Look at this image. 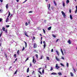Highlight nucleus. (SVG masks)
<instances>
[{
    "mask_svg": "<svg viewBox=\"0 0 77 77\" xmlns=\"http://www.w3.org/2000/svg\"><path fill=\"white\" fill-rule=\"evenodd\" d=\"M56 68L57 69H59V68H60V67H59V66H58V64H56Z\"/></svg>",
    "mask_w": 77,
    "mask_h": 77,
    "instance_id": "nucleus-3",
    "label": "nucleus"
},
{
    "mask_svg": "<svg viewBox=\"0 0 77 77\" xmlns=\"http://www.w3.org/2000/svg\"><path fill=\"white\" fill-rule=\"evenodd\" d=\"M42 73H43V74H44V69L42 70Z\"/></svg>",
    "mask_w": 77,
    "mask_h": 77,
    "instance_id": "nucleus-42",
    "label": "nucleus"
},
{
    "mask_svg": "<svg viewBox=\"0 0 77 77\" xmlns=\"http://www.w3.org/2000/svg\"><path fill=\"white\" fill-rule=\"evenodd\" d=\"M51 74L52 75H56V74H57V73H55V72H52V73H51Z\"/></svg>",
    "mask_w": 77,
    "mask_h": 77,
    "instance_id": "nucleus-11",
    "label": "nucleus"
},
{
    "mask_svg": "<svg viewBox=\"0 0 77 77\" xmlns=\"http://www.w3.org/2000/svg\"><path fill=\"white\" fill-rule=\"evenodd\" d=\"M69 3V0H67L66 1V3L67 4H68Z\"/></svg>",
    "mask_w": 77,
    "mask_h": 77,
    "instance_id": "nucleus-16",
    "label": "nucleus"
},
{
    "mask_svg": "<svg viewBox=\"0 0 77 77\" xmlns=\"http://www.w3.org/2000/svg\"><path fill=\"white\" fill-rule=\"evenodd\" d=\"M34 52H36V50H34Z\"/></svg>",
    "mask_w": 77,
    "mask_h": 77,
    "instance_id": "nucleus-55",
    "label": "nucleus"
},
{
    "mask_svg": "<svg viewBox=\"0 0 77 77\" xmlns=\"http://www.w3.org/2000/svg\"><path fill=\"white\" fill-rule=\"evenodd\" d=\"M38 77H41V75H38Z\"/></svg>",
    "mask_w": 77,
    "mask_h": 77,
    "instance_id": "nucleus-63",
    "label": "nucleus"
},
{
    "mask_svg": "<svg viewBox=\"0 0 77 77\" xmlns=\"http://www.w3.org/2000/svg\"><path fill=\"white\" fill-rule=\"evenodd\" d=\"M23 42L25 44V47H26V48L27 47V43L26 42L24 41Z\"/></svg>",
    "mask_w": 77,
    "mask_h": 77,
    "instance_id": "nucleus-8",
    "label": "nucleus"
},
{
    "mask_svg": "<svg viewBox=\"0 0 77 77\" xmlns=\"http://www.w3.org/2000/svg\"><path fill=\"white\" fill-rule=\"evenodd\" d=\"M43 47H44V49H45V47H46V44H44L43 45Z\"/></svg>",
    "mask_w": 77,
    "mask_h": 77,
    "instance_id": "nucleus-13",
    "label": "nucleus"
},
{
    "mask_svg": "<svg viewBox=\"0 0 77 77\" xmlns=\"http://www.w3.org/2000/svg\"><path fill=\"white\" fill-rule=\"evenodd\" d=\"M43 32L44 33H45V30H44V29H43Z\"/></svg>",
    "mask_w": 77,
    "mask_h": 77,
    "instance_id": "nucleus-37",
    "label": "nucleus"
},
{
    "mask_svg": "<svg viewBox=\"0 0 77 77\" xmlns=\"http://www.w3.org/2000/svg\"><path fill=\"white\" fill-rule=\"evenodd\" d=\"M33 38H32V40H33V39H35V37L33 36Z\"/></svg>",
    "mask_w": 77,
    "mask_h": 77,
    "instance_id": "nucleus-47",
    "label": "nucleus"
},
{
    "mask_svg": "<svg viewBox=\"0 0 77 77\" xmlns=\"http://www.w3.org/2000/svg\"><path fill=\"white\" fill-rule=\"evenodd\" d=\"M70 19H71V20H72V15H70Z\"/></svg>",
    "mask_w": 77,
    "mask_h": 77,
    "instance_id": "nucleus-17",
    "label": "nucleus"
},
{
    "mask_svg": "<svg viewBox=\"0 0 77 77\" xmlns=\"http://www.w3.org/2000/svg\"><path fill=\"white\" fill-rule=\"evenodd\" d=\"M25 25L26 26H27L28 25V23H27L26 22L25 23Z\"/></svg>",
    "mask_w": 77,
    "mask_h": 77,
    "instance_id": "nucleus-44",
    "label": "nucleus"
},
{
    "mask_svg": "<svg viewBox=\"0 0 77 77\" xmlns=\"http://www.w3.org/2000/svg\"><path fill=\"white\" fill-rule=\"evenodd\" d=\"M56 52L57 53V54L58 56H59V52H58V51L57 50H56Z\"/></svg>",
    "mask_w": 77,
    "mask_h": 77,
    "instance_id": "nucleus-10",
    "label": "nucleus"
},
{
    "mask_svg": "<svg viewBox=\"0 0 77 77\" xmlns=\"http://www.w3.org/2000/svg\"><path fill=\"white\" fill-rule=\"evenodd\" d=\"M60 65H61V66H64V65L63 64H62V63H60Z\"/></svg>",
    "mask_w": 77,
    "mask_h": 77,
    "instance_id": "nucleus-45",
    "label": "nucleus"
},
{
    "mask_svg": "<svg viewBox=\"0 0 77 77\" xmlns=\"http://www.w3.org/2000/svg\"><path fill=\"white\" fill-rule=\"evenodd\" d=\"M55 58H56V60H57V61H60V59H59L56 56V57H55Z\"/></svg>",
    "mask_w": 77,
    "mask_h": 77,
    "instance_id": "nucleus-5",
    "label": "nucleus"
},
{
    "mask_svg": "<svg viewBox=\"0 0 77 77\" xmlns=\"http://www.w3.org/2000/svg\"><path fill=\"white\" fill-rule=\"evenodd\" d=\"M27 1V0H25L24 2H23V3H25V2H26Z\"/></svg>",
    "mask_w": 77,
    "mask_h": 77,
    "instance_id": "nucleus-40",
    "label": "nucleus"
},
{
    "mask_svg": "<svg viewBox=\"0 0 77 77\" xmlns=\"http://www.w3.org/2000/svg\"><path fill=\"white\" fill-rule=\"evenodd\" d=\"M61 13H62V15L64 16V17H66V15H65V13H64V12H63V11H62L61 12Z\"/></svg>",
    "mask_w": 77,
    "mask_h": 77,
    "instance_id": "nucleus-2",
    "label": "nucleus"
},
{
    "mask_svg": "<svg viewBox=\"0 0 77 77\" xmlns=\"http://www.w3.org/2000/svg\"><path fill=\"white\" fill-rule=\"evenodd\" d=\"M11 68H12V66H10L9 68V69H10Z\"/></svg>",
    "mask_w": 77,
    "mask_h": 77,
    "instance_id": "nucleus-64",
    "label": "nucleus"
},
{
    "mask_svg": "<svg viewBox=\"0 0 77 77\" xmlns=\"http://www.w3.org/2000/svg\"><path fill=\"white\" fill-rule=\"evenodd\" d=\"M23 42L25 44V47H26V48L27 47V43L26 42L24 41Z\"/></svg>",
    "mask_w": 77,
    "mask_h": 77,
    "instance_id": "nucleus-9",
    "label": "nucleus"
},
{
    "mask_svg": "<svg viewBox=\"0 0 77 77\" xmlns=\"http://www.w3.org/2000/svg\"><path fill=\"white\" fill-rule=\"evenodd\" d=\"M29 72V68H28L27 69V72Z\"/></svg>",
    "mask_w": 77,
    "mask_h": 77,
    "instance_id": "nucleus-20",
    "label": "nucleus"
},
{
    "mask_svg": "<svg viewBox=\"0 0 77 77\" xmlns=\"http://www.w3.org/2000/svg\"><path fill=\"white\" fill-rule=\"evenodd\" d=\"M38 72L39 73H40L41 75H42V72H41L40 71H38Z\"/></svg>",
    "mask_w": 77,
    "mask_h": 77,
    "instance_id": "nucleus-46",
    "label": "nucleus"
},
{
    "mask_svg": "<svg viewBox=\"0 0 77 77\" xmlns=\"http://www.w3.org/2000/svg\"><path fill=\"white\" fill-rule=\"evenodd\" d=\"M43 57V56L42 55L40 57V59H42Z\"/></svg>",
    "mask_w": 77,
    "mask_h": 77,
    "instance_id": "nucleus-43",
    "label": "nucleus"
},
{
    "mask_svg": "<svg viewBox=\"0 0 77 77\" xmlns=\"http://www.w3.org/2000/svg\"><path fill=\"white\" fill-rule=\"evenodd\" d=\"M8 15H9V16L11 15V13L10 12H9V11H8Z\"/></svg>",
    "mask_w": 77,
    "mask_h": 77,
    "instance_id": "nucleus-38",
    "label": "nucleus"
},
{
    "mask_svg": "<svg viewBox=\"0 0 77 77\" xmlns=\"http://www.w3.org/2000/svg\"><path fill=\"white\" fill-rule=\"evenodd\" d=\"M75 14H77V5L76 6V10L75 11Z\"/></svg>",
    "mask_w": 77,
    "mask_h": 77,
    "instance_id": "nucleus-7",
    "label": "nucleus"
},
{
    "mask_svg": "<svg viewBox=\"0 0 77 77\" xmlns=\"http://www.w3.org/2000/svg\"><path fill=\"white\" fill-rule=\"evenodd\" d=\"M63 7H65V3H64V2H63Z\"/></svg>",
    "mask_w": 77,
    "mask_h": 77,
    "instance_id": "nucleus-33",
    "label": "nucleus"
},
{
    "mask_svg": "<svg viewBox=\"0 0 77 77\" xmlns=\"http://www.w3.org/2000/svg\"><path fill=\"white\" fill-rule=\"evenodd\" d=\"M17 57V55L16 54H15L14 55V57L15 58H16V57Z\"/></svg>",
    "mask_w": 77,
    "mask_h": 77,
    "instance_id": "nucleus-26",
    "label": "nucleus"
},
{
    "mask_svg": "<svg viewBox=\"0 0 77 77\" xmlns=\"http://www.w3.org/2000/svg\"><path fill=\"white\" fill-rule=\"evenodd\" d=\"M2 34H3V32L2 31L0 34V38L2 36Z\"/></svg>",
    "mask_w": 77,
    "mask_h": 77,
    "instance_id": "nucleus-25",
    "label": "nucleus"
},
{
    "mask_svg": "<svg viewBox=\"0 0 77 77\" xmlns=\"http://www.w3.org/2000/svg\"><path fill=\"white\" fill-rule=\"evenodd\" d=\"M6 27H7V28L9 27V25H6Z\"/></svg>",
    "mask_w": 77,
    "mask_h": 77,
    "instance_id": "nucleus-48",
    "label": "nucleus"
},
{
    "mask_svg": "<svg viewBox=\"0 0 77 77\" xmlns=\"http://www.w3.org/2000/svg\"><path fill=\"white\" fill-rule=\"evenodd\" d=\"M4 32H5L6 33H8V29H6L5 31H4Z\"/></svg>",
    "mask_w": 77,
    "mask_h": 77,
    "instance_id": "nucleus-30",
    "label": "nucleus"
},
{
    "mask_svg": "<svg viewBox=\"0 0 77 77\" xmlns=\"http://www.w3.org/2000/svg\"><path fill=\"white\" fill-rule=\"evenodd\" d=\"M50 4H49L48 7V9H50Z\"/></svg>",
    "mask_w": 77,
    "mask_h": 77,
    "instance_id": "nucleus-34",
    "label": "nucleus"
},
{
    "mask_svg": "<svg viewBox=\"0 0 77 77\" xmlns=\"http://www.w3.org/2000/svg\"><path fill=\"white\" fill-rule=\"evenodd\" d=\"M70 74L71 76V77H73V76H74V75L72 73V72H70Z\"/></svg>",
    "mask_w": 77,
    "mask_h": 77,
    "instance_id": "nucleus-14",
    "label": "nucleus"
},
{
    "mask_svg": "<svg viewBox=\"0 0 77 77\" xmlns=\"http://www.w3.org/2000/svg\"><path fill=\"white\" fill-rule=\"evenodd\" d=\"M52 36H53V37H54V38H56V35H54V34H52Z\"/></svg>",
    "mask_w": 77,
    "mask_h": 77,
    "instance_id": "nucleus-23",
    "label": "nucleus"
},
{
    "mask_svg": "<svg viewBox=\"0 0 77 77\" xmlns=\"http://www.w3.org/2000/svg\"><path fill=\"white\" fill-rule=\"evenodd\" d=\"M25 49V48H24V47H23V48L22 49V51H24Z\"/></svg>",
    "mask_w": 77,
    "mask_h": 77,
    "instance_id": "nucleus-32",
    "label": "nucleus"
},
{
    "mask_svg": "<svg viewBox=\"0 0 77 77\" xmlns=\"http://www.w3.org/2000/svg\"><path fill=\"white\" fill-rule=\"evenodd\" d=\"M6 9H8V4H7V5H6Z\"/></svg>",
    "mask_w": 77,
    "mask_h": 77,
    "instance_id": "nucleus-21",
    "label": "nucleus"
},
{
    "mask_svg": "<svg viewBox=\"0 0 77 77\" xmlns=\"http://www.w3.org/2000/svg\"><path fill=\"white\" fill-rule=\"evenodd\" d=\"M2 30H3V31H5V27H2Z\"/></svg>",
    "mask_w": 77,
    "mask_h": 77,
    "instance_id": "nucleus-24",
    "label": "nucleus"
},
{
    "mask_svg": "<svg viewBox=\"0 0 77 77\" xmlns=\"http://www.w3.org/2000/svg\"><path fill=\"white\" fill-rule=\"evenodd\" d=\"M8 21V19L6 20V22L7 23Z\"/></svg>",
    "mask_w": 77,
    "mask_h": 77,
    "instance_id": "nucleus-53",
    "label": "nucleus"
},
{
    "mask_svg": "<svg viewBox=\"0 0 77 77\" xmlns=\"http://www.w3.org/2000/svg\"><path fill=\"white\" fill-rule=\"evenodd\" d=\"M53 2H54V4H55V6H57V4L56 2H55V1H53Z\"/></svg>",
    "mask_w": 77,
    "mask_h": 77,
    "instance_id": "nucleus-18",
    "label": "nucleus"
},
{
    "mask_svg": "<svg viewBox=\"0 0 77 77\" xmlns=\"http://www.w3.org/2000/svg\"><path fill=\"white\" fill-rule=\"evenodd\" d=\"M32 11H29V12H28V13H32Z\"/></svg>",
    "mask_w": 77,
    "mask_h": 77,
    "instance_id": "nucleus-50",
    "label": "nucleus"
},
{
    "mask_svg": "<svg viewBox=\"0 0 77 77\" xmlns=\"http://www.w3.org/2000/svg\"><path fill=\"white\" fill-rule=\"evenodd\" d=\"M67 42L69 43V44H71V40H69V41Z\"/></svg>",
    "mask_w": 77,
    "mask_h": 77,
    "instance_id": "nucleus-12",
    "label": "nucleus"
},
{
    "mask_svg": "<svg viewBox=\"0 0 77 77\" xmlns=\"http://www.w3.org/2000/svg\"><path fill=\"white\" fill-rule=\"evenodd\" d=\"M17 58L14 61L13 63H14L15 62H16V61H17Z\"/></svg>",
    "mask_w": 77,
    "mask_h": 77,
    "instance_id": "nucleus-31",
    "label": "nucleus"
},
{
    "mask_svg": "<svg viewBox=\"0 0 77 77\" xmlns=\"http://www.w3.org/2000/svg\"><path fill=\"white\" fill-rule=\"evenodd\" d=\"M41 44H42V41H41Z\"/></svg>",
    "mask_w": 77,
    "mask_h": 77,
    "instance_id": "nucleus-57",
    "label": "nucleus"
},
{
    "mask_svg": "<svg viewBox=\"0 0 77 77\" xmlns=\"http://www.w3.org/2000/svg\"><path fill=\"white\" fill-rule=\"evenodd\" d=\"M43 43H44V44H46V43L45 42V41H43Z\"/></svg>",
    "mask_w": 77,
    "mask_h": 77,
    "instance_id": "nucleus-56",
    "label": "nucleus"
},
{
    "mask_svg": "<svg viewBox=\"0 0 77 77\" xmlns=\"http://www.w3.org/2000/svg\"><path fill=\"white\" fill-rule=\"evenodd\" d=\"M33 60H32V62L34 63H36V60H35V59L34 58V57H33Z\"/></svg>",
    "mask_w": 77,
    "mask_h": 77,
    "instance_id": "nucleus-4",
    "label": "nucleus"
},
{
    "mask_svg": "<svg viewBox=\"0 0 77 77\" xmlns=\"http://www.w3.org/2000/svg\"><path fill=\"white\" fill-rule=\"evenodd\" d=\"M58 74H59V75H62V73L61 72H59V73H58Z\"/></svg>",
    "mask_w": 77,
    "mask_h": 77,
    "instance_id": "nucleus-22",
    "label": "nucleus"
},
{
    "mask_svg": "<svg viewBox=\"0 0 77 77\" xmlns=\"http://www.w3.org/2000/svg\"><path fill=\"white\" fill-rule=\"evenodd\" d=\"M41 41H42V37H41Z\"/></svg>",
    "mask_w": 77,
    "mask_h": 77,
    "instance_id": "nucleus-60",
    "label": "nucleus"
},
{
    "mask_svg": "<svg viewBox=\"0 0 77 77\" xmlns=\"http://www.w3.org/2000/svg\"><path fill=\"white\" fill-rule=\"evenodd\" d=\"M29 60V57L27 58L26 59V60H25V62H26L27 61V60Z\"/></svg>",
    "mask_w": 77,
    "mask_h": 77,
    "instance_id": "nucleus-28",
    "label": "nucleus"
},
{
    "mask_svg": "<svg viewBox=\"0 0 77 77\" xmlns=\"http://www.w3.org/2000/svg\"><path fill=\"white\" fill-rule=\"evenodd\" d=\"M34 48H35L37 47V45L36 44V43H35L33 44V47Z\"/></svg>",
    "mask_w": 77,
    "mask_h": 77,
    "instance_id": "nucleus-1",
    "label": "nucleus"
},
{
    "mask_svg": "<svg viewBox=\"0 0 77 77\" xmlns=\"http://www.w3.org/2000/svg\"><path fill=\"white\" fill-rule=\"evenodd\" d=\"M0 1L1 2H3V0H0Z\"/></svg>",
    "mask_w": 77,
    "mask_h": 77,
    "instance_id": "nucleus-58",
    "label": "nucleus"
},
{
    "mask_svg": "<svg viewBox=\"0 0 77 77\" xmlns=\"http://www.w3.org/2000/svg\"><path fill=\"white\" fill-rule=\"evenodd\" d=\"M61 51L63 55H64V54H63V51H62V49H61Z\"/></svg>",
    "mask_w": 77,
    "mask_h": 77,
    "instance_id": "nucleus-19",
    "label": "nucleus"
},
{
    "mask_svg": "<svg viewBox=\"0 0 77 77\" xmlns=\"http://www.w3.org/2000/svg\"><path fill=\"white\" fill-rule=\"evenodd\" d=\"M66 66L67 67H68V66H69V64L67 63H66Z\"/></svg>",
    "mask_w": 77,
    "mask_h": 77,
    "instance_id": "nucleus-35",
    "label": "nucleus"
},
{
    "mask_svg": "<svg viewBox=\"0 0 77 77\" xmlns=\"http://www.w3.org/2000/svg\"><path fill=\"white\" fill-rule=\"evenodd\" d=\"M30 66H32V63H30Z\"/></svg>",
    "mask_w": 77,
    "mask_h": 77,
    "instance_id": "nucleus-62",
    "label": "nucleus"
},
{
    "mask_svg": "<svg viewBox=\"0 0 77 77\" xmlns=\"http://www.w3.org/2000/svg\"><path fill=\"white\" fill-rule=\"evenodd\" d=\"M53 67H51V69L50 71H52V70H53Z\"/></svg>",
    "mask_w": 77,
    "mask_h": 77,
    "instance_id": "nucleus-39",
    "label": "nucleus"
},
{
    "mask_svg": "<svg viewBox=\"0 0 77 77\" xmlns=\"http://www.w3.org/2000/svg\"><path fill=\"white\" fill-rule=\"evenodd\" d=\"M47 59H48V60H50V58H49V57H47Z\"/></svg>",
    "mask_w": 77,
    "mask_h": 77,
    "instance_id": "nucleus-36",
    "label": "nucleus"
},
{
    "mask_svg": "<svg viewBox=\"0 0 77 77\" xmlns=\"http://www.w3.org/2000/svg\"><path fill=\"white\" fill-rule=\"evenodd\" d=\"M17 53L18 54H20V51H19V50L17 51Z\"/></svg>",
    "mask_w": 77,
    "mask_h": 77,
    "instance_id": "nucleus-29",
    "label": "nucleus"
},
{
    "mask_svg": "<svg viewBox=\"0 0 77 77\" xmlns=\"http://www.w3.org/2000/svg\"><path fill=\"white\" fill-rule=\"evenodd\" d=\"M69 12L70 13H71V9H70L69 10Z\"/></svg>",
    "mask_w": 77,
    "mask_h": 77,
    "instance_id": "nucleus-49",
    "label": "nucleus"
},
{
    "mask_svg": "<svg viewBox=\"0 0 77 77\" xmlns=\"http://www.w3.org/2000/svg\"><path fill=\"white\" fill-rule=\"evenodd\" d=\"M58 41H59V39H57L56 40V42H57Z\"/></svg>",
    "mask_w": 77,
    "mask_h": 77,
    "instance_id": "nucleus-51",
    "label": "nucleus"
},
{
    "mask_svg": "<svg viewBox=\"0 0 77 77\" xmlns=\"http://www.w3.org/2000/svg\"><path fill=\"white\" fill-rule=\"evenodd\" d=\"M35 56H36V58H38V54H35Z\"/></svg>",
    "mask_w": 77,
    "mask_h": 77,
    "instance_id": "nucleus-41",
    "label": "nucleus"
},
{
    "mask_svg": "<svg viewBox=\"0 0 77 77\" xmlns=\"http://www.w3.org/2000/svg\"><path fill=\"white\" fill-rule=\"evenodd\" d=\"M51 52H53V49H52L51 50Z\"/></svg>",
    "mask_w": 77,
    "mask_h": 77,
    "instance_id": "nucleus-54",
    "label": "nucleus"
},
{
    "mask_svg": "<svg viewBox=\"0 0 77 77\" xmlns=\"http://www.w3.org/2000/svg\"><path fill=\"white\" fill-rule=\"evenodd\" d=\"M62 59H63V60H64V57H62Z\"/></svg>",
    "mask_w": 77,
    "mask_h": 77,
    "instance_id": "nucleus-52",
    "label": "nucleus"
},
{
    "mask_svg": "<svg viewBox=\"0 0 77 77\" xmlns=\"http://www.w3.org/2000/svg\"><path fill=\"white\" fill-rule=\"evenodd\" d=\"M24 34H25V35H26V36H27V37H29V35H27V32H25Z\"/></svg>",
    "mask_w": 77,
    "mask_h": 77,
    "instance_id": "nucleus-15",
    "label": "nucleus"
},
{
    "mask_svg": "<svg viewBox=\"0 0 77 77\" xmlns=\"http://www.w3.org/2000/svg\"><path fill=\"white\" fill-rule=\"evenodd\" d=\"M16 1L17 2H19V0H17Z\"/></svg>",
    "mask_w": 77,
    "mask_h": 77,
    "instance_id": "nucleus-61",
    "label": "nucleus"
},
{
    "mask_svg": "<svg viewBox=\"0 0 77 77\" xmlns=\"http://www.w3.org/2000/svg\"><path fill=\"white\" fill-rule=\"evenodd\" d=\"M2 20V19H0V22H1Z\"/></svg>",
    "mask_w": 77,
    "mask_h": 77,
    "instance_id": "nucleus-59",
    "label": "nucleus"
},
{
    "mask_svg": "<svg viewBox=\"0 0 77 77\" xmlns=\"http://www.w3.org/2000/svg\"><path fill=\"white\" fill-rule=\"evenodd\" d=\"M51 29V26H50L48 28V30H50Z\"/></svg>",
    "mask_w": 77,
    "mask_h": 77,
    "instance_id": "nucleus-6",
    "label": "nucleus"
},
{
    "mask_svg": "<svg viewBox=\"0 0 77 77\" xmlns=\"http://www.w3.org/2000/svg\"><path fill=\"white\" fill-rule=\"evenodd\" d=\"M18 71V69H17L16 71L15 72L14 74H16L17 72V71Z\"/></svg>",
    "mask_w": 77,
    "mask_h": 77,
    "instance_id": "nucleus-27",
    "label": "nucleus"
}]
</instances>
